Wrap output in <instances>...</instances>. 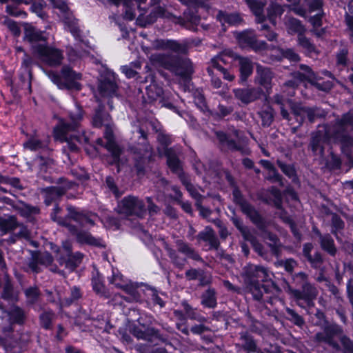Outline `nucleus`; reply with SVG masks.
<instances>
[{"instance_id": "nucleus-1", "label": "nucleus", "mask_w": 353, "mask_h": 353, "mask_svg": "<svg viewBox=\"0 0 353 353\" xmlns=\"http://www.w3.org/2000/svg\"><path fill=\"white\" fill-rule=\"evenodd\" d=\"M353 130V111L343 115L332 126H325L323 130H319L312 135L310 148L315 155L322 157L324 144L333 140L345 144L350 143L349 132Z\"/></svg>"}, {"instance_id": "nucleus-2", "label": "nucleus", "mask_w": 353, "mask_h": 353, "mask_svg": "<svg viewBox=\"0 0 353 353\" xmlns=\"http://www.w3.org/2000/svg\"><path fill=\"white\" fill-rule=\"evenodd\" d=\"M270 271L262 265L248 264L243 268V276L247 288L252 293L254 299L263 303L272 304L275 293L278 291L274 284L264 285L260 282H265L270 279Z\"/></svg>"}, {"instance_id": "nucleus-3", "label": "nucleus", "mask_w": 353, "mask_h": 353, "mask_svg": "<svg viewBox=\"0 0 353 353\" xmlns=\"http://www.w3.org/2000/svg\"><path fill=\"white\" fill-rule=\"evenodd\" d=\"M176 250L165 244V249L174 266L183 269L187 263V258L196 261H202L199 253L187 242L182 239L175 241Z\"/></svg>"}, {"instance_id": "nucleus-4", "label": "nucleus", "mask_w": 353, "mask_h": 353, "mask_svg": "<svg viewBox=\"0 0 353 353\" xmlns=\"http://www.w3.org/2000/svg\"><path fill=\"white\" fill-rule=\"evenodd\" d=\"M70 117L72 123L71 124L63 123L61 125V134L59 135L57 134V136L66 143L63 148L64 150H68L74 152L78 151L77 143H82L83 141H87V139L83 136L77 134H73L69 137L67 132L74 130L77 127L78 122L83 117L82 110L79 106H75L74 110L70 112Z\"/></svg>"}, {"instance_id": "nucleus-5", "label": "nucleus", "mask_w": 353, "mask_h": 353, "mask_svg": "<svg viewBox=\"0 0 353 353\" xmlns=\"http://www.w3.org/2000/svg\"><path fill=\"white\" fill-rule=\"evenodd\" d=\"M47 75L60 89H81L78 81L81 79V74L75 72L68 65L63 66L60 74L50 71Z\"/></svg>"}, {"instance_id": "nucleus-6", "label": "nucleus", "mask_w": 353, "mask_h": 353, "mask_svg": "<svg viewBox=\"0 0 353 353\" xmlns=\"http://www.w3.org/2000/svg\"><path fill=\"white\" fill-rule=\"evenodd\" d=\"M33 54L41 62L51 67L60 65L64 59L61 50L46 44L33 46Z\"/></svg>"}, {"instance_id": "nucleus-7", "label": "nucleus", "mask_w": 353, "mask_h": 353, "mask_svg": "<svg viewBox=\"0 0 353 353\" xmlns=\"http://www.w3.org/2000/svg\"><path fill=\"white\" fill-rule=\"evenodd\" d=\"M322 330L314 336L315 341L328 345L336 351L341 350V346L336 339L343 334L342 328L336 323L326 322L321 326Z\"/></svg>"}, {"instance_id": "nucleus-8", "label": "nucleus", "mask_w": 353, "mask_h": 353, "mask_svg": "<svg viewBox=\"0 0 353 353\" xmlns=\"http://www.w3.org/2000/svg\"><path fill=\"white\" fill-rule=\"evenodd\" d=\"M120 214L126 216H136L142 218L146 214L147 208L144 201L137 196L129 195L125 196L118 205Z\"/></svg>"}, {"instance_id": "nucleus-9", "label": "nucleus", "mask_w": 353, "mask_h": 353, "mask_svg": "<svg viewBox=\"0 0 353 353\" xmlns=\"http://www.w3.org/2000/svg\"><path fill=\"white\" fill-rule=\"evenodd\" d=\"M61 211V208L55 205L53 212L51 214V218L53 221L57 222L59 225H63L59 223V220H67L68 222L71 223V221H74L77 223L79 226H85L87 224L93 225L94 224V220L92 218V215L84 214L81 212L78 211L73 207L68 208V215L65 218H62L57 216V214Z\"/></svg>"}, {"instance_id": "nucleus-10", "label": "nucleus", "mask_w": 353, "mask_h": 353, "mask_svg": "<svg viewBox=\"0 0 353 353\" xmlns=\"http://www.w3.org/2000/svg\"><path fill=\"white\" fill-rule=\"evenodd\" d=\"M162 64L165 68L181 77H188L193 72L192 65L190 59L172 57L169 58L161 57Z\"/></svg>"}, {"instance_id": "nucleus-11", "label": "nucleus", "mask_w": 353, "mask_h": 353, "mask_svg": "<svg viewBox=\"0 0 353 353\" xmlns=\"http://www.w3.org/2000/svg\"><path fill=\"white\" fill-rule=\"evenodd\" d=\"M52 6L59 9L63 14V21L66 28L72 33L74 37H78L79 29L77 22L72 15L69 12L68 7L63 0H49Z\"/></svg>"}, {"instance_id": "nucleus-12", "label": "nucleus", "mask_w": 353, "mask_h": 353, "mask_svg": "<svg viewBox=\"0 0 353 353\" xmlns=\"http://www.w3.org/2000/svg\"><path fill=\"white\" fill-rule=\"evenodd\" d=\"M59 221L63 226L67 228L72 234L76 236L77 240L79 243L98 247L104 246L103 242L101 239L94 238L88 232L79 230L76 225L68 222L67 220H59Z\"/></svg>"}, {"instance_id": "nucleus-13", "label": "nucleus", "mask_w": 353, "mask_h": 353, "mask_svg": "<svg viewBox=\"0 0 353 353\" xmlns=\"http://www.w3.org/2000/svg\"><path fill=\"white\" fill-rule=\"evenodd\" d=\"M290 293L295 299L297 304L303 307L301 301H303L307 305H310L314 299H316L318 291L316 288L310 282L301 287V290L290 289Z\"/></svg>"}, {"instance_id": "nucleus-14", "label": "nucleus", "mask_w": 353, "mask_h": 353, "mask_svg": "<svg viewBox=\"0 0 353 353\" xmlns=\"http://www.w3.org/2000/svg\"><path fill=\"white\" fill-rule=\"evenodd\" d=\"M236 38L241 47H250L254 50H261L266 48V43L258 41L254 31L246 30L236 33Z\"/></svg>"}, {"instance_id": "nucleus-15", "label": "nucleus", "mask_w": 353, "mask_h": 353, "mask_svg": "<svg viewBox=\"0 0 353 353\" xmlns=\"http://www.w3.org/2000/svg\"><path fill=\"white\" fill-rule=\"evenodd\" d=\"M292 112L297 122L301 125L307 117L310 122L313 123L317 118L323 116V111L318 108H308L301 105H294Z\"/></svg>"}, {"instance_id": "nucleus-16", "label": "nucleus", "mask_w": 353, "mask_h": 353, "mask_svg": "<svg viewBox=\"0 0 353 353\" xmlns=\"http://www.w3.org/2000/svg\"><path fill=\"white\" fill-rule=\"evenodd\" d=\"M104 126L105 127L104 138L106 139V143L104 145V147L112 154V163H118L120 161V156L122 153V150L114 141L111 123Z\"/></svg>"}, {"instance_id": "nucleus-17", "label": "nucleus", "mask_w": 353, "mask_h": 353, "mask_svg": "<svg viewBox=\"0 0 353 353\" xmlns=\"http://www.w3.org/2000/svg\"><path fill=\"white\" fill-rule=\"evenodd\" d=\"M233 93L236 99L243 104H249L261 97L263 90L259 88H243L233 90Z\"/></svg>"}, {"instance_id": "nucleus-18", "label": "nucleus", "mask_w": 353, "mask_h": 353, "mask_svg": "<svg viewBox=\"0 0 353 353\" xmlns=\"http://www.w3.org/2000/svg\"><path fill=\"white\" fill-rule=\"evenodd\" d=\"M225 57H231L235 59L236 54L230 50H224L222 53L211 59V64L214 69H216L219 72L223 74L225 79L232 81L234 80V76L221 65V63H225L227 62Z\"/></svg>"}, {"instance_id": "nucleus-19", "label": "nucleus", "mask_w": 353, "mask_h": 353, "mask_svg": "<svg viewBox=\"0 0 353 353\" xmlns=\"http://www.w3.org/2000/svg\"><path fill=\"white\" fill-rule=\"evenodd\" d=\"M48 38V34L45 32L37 29L30 23H26L24 24V40L30 43L32 52L33 46L42 45L38 43L39 41H46Z\"/></svg>"}, {"instance_id": "nucleus-20", "label": "nucleus", "mask_w": 353, "mask_h": 353, "mask_svg": "<svg viewBox=\"0 0 353 353\" xmlns=\"http://www.w3.org/2000/svg\"><path fill=\"white\" fill-rule=\"evenodd\" d=\"M299 68L300 70L292 73L293 79L285 83L286 86L295 88L302 82L314 81V73L307 65L301 64L299 65Z\"/></svg>"}, {"instance_id": "nucleus-21", "label": "nucleus", "mask_w": 353, "mask_h": 353, "mask_svg": "<svg viewBox=\"0 0 353 353\" xmlns=\"http://www.w3.org/2000/svg\"><path fill=\"white\" fill-rule=\"evenodd\" d=\"M152 46L157 50H168L180 54H185L188 52V46L185 43H179L175 40L157 39L153 42Z\"/></svg>"}, {"instance_id": "nucleus-22", "label": "nucleus", "mask_w": 353, "mask_h": 353, "mask_svg": "<svg viewBox=\"0 0 353 353\" xmlns=\"http://www.w3.org/2000/svg\"><path fill=\"white\" fill-rule=\"evenodd\" d=\"M99 93L102 97H112L117 95V86L113 74H108L101 77L98 86Z\"/></svg>"}, {"instance_id": "nucleus-23", "label": "nucleus", "mask_w": 353, "mask_h": 353, "mask_svg": "<svg viewBox=\"0 0 353 353\" xmlns=\"http://www.w3.org/2000/svg\"><path fill=\"white\" fill-rule=\"evenodd\" d=\"M255 81L256 83L268 89L271 86V82L274 77L273 72L268 68L257 65L256 70Z\"/></svg>"}, {"instance_id": "nucleus-24", "label": "nucleus", "mask_w": 353, "mask_h": 353, "mask_svg": "<svg viewBox=\"0 0 353 353\" xmlns=\"http://www.w3.org/2000/svg\"><path fill=\"white\" fill-rule=\"evenodd\" d=\"M241 208L242 212L250 218L254 224L259 229L264 230L265 227V221L253 206L247 202H243L241 203Z\"/></svg>"}, {"instance_id": "nucleus-25", "label": "nucleus", "mask_w": 353, "mask_h": 353, "mask_svg": "<svg viewBox=\"0 0 353 353\" xmlns=\"http://www.w3.org/2000/svg\"><path fill=\"white\" fill-rule=\"evenodd\" d=\"M272 195L274 196V205L279 210L278 214L284 222L288 223L292 232L296 235V232L294 228V223L291 218L286 214V212L282 209V196L280 190L272 188L271 191Z\"/></svg>"}, {"instance_id": "nucleus-26", "label": "nucleus", "mask_w": 353, "mask_h": 353, "mask_svg": "<svg viewBox=\"0 0 353 353\" xmlns=\"http://www.w3.org/2000/svg\"><path fill=\"white\" fill-rule=\"evenodd\" d=\"M32 63V58L26 53L24 52L23 60H22V68L24 70L23 73L20 75V79L23 83V85L26 87V88L29 90V92H31V77L32 73L30 70V65Z\"/></svg>"}, {"instance_id": "nucleus-27", "label": "nucleus", "mask_w": 353, "mask_h": 353, "mask_svg": "<svg viewBox=\"0 0 353 353\" xmlns=\"http://www.w3.org/2000/svg\"><path fill=\"white\" fill-rule=\"evenodd\" d=\"M65 192V188L63 187H49L42 190L41 192L43 194L46 205H50L56 202Z\"/></svg>"}, {"instance_id": "nucleus-28", "label": "nucleus", "mask_w": 353, "mask_h": 353, "mask_svg": "<svg viewBox=\"0 0 353 353\" xmlns=\"http://www.w3.org/2000/svg\"><path fill=\"white\" fill-rule=\"evenodd\" d=\"M18 226H19V222H18L15 216H0V231L2 232V234L14 230Z\"/></svg>"}, {"instance_id": "nucleus-29", "label": "nucleus", "mask_w": 353, "mask_h": 353, "mask_svg": "<svg viewBox=\"0 0 353 353\" xmlns=\"http://www.w3.org/2000/svg\"><path fill=\"white\" fill-rule=\"evenodd\" d=\"M115 277L111 280V283L114 284L117 288L122 289L125 292L130 296L129 298H125V300L128 302H131L134 300H137L139 298L137 292V287L132 283H121L116 282Z\"/></svg>"}, {"instance_id": "nucleus-30", "label": "nucleus", "mask_w": 353, "mask_h": 353, "mask_svg": "<svg viewBox=\"0 0 353 353\" xmlns=\"http://www.w3.org/2000/svg\"><path fill=\"white\" fill-rule=\"evenodd\" d=\"M181 305L187 319L196 321L199 323L207 322V318L203 316L197 308L193 307L187 301H182Z\"/></svg>"}, {"instance_id": "nucleus-31", "label": "nucleus", "mask_w": 353, "mask_h": 353, "mask_svg": "<svg viewBox=\"0 0 353 353\" xmlns=\"http://www.w3.org/2000/svg\"><path fill=\"white\" fill-rule=\"evenodd\" d=\"M165 155L167 157V163L171 170L179 174L181 171V163L172 148H165Z\"/></svg>"}, {"instance_id": "nucleus-32", "label": "nucleus", "mask_w": 353, "mask_h": 353, "mask_svg": "<svg viewBox=\"0 0 353 353\" xmlns=\"http://www.w3.org/2000/svg\"><path fill=\"white\" fill-rule=\"evenodd\" d=\"M235 59L239 61L241 78L242 81H245L247 78L252 73V62L248 57H240L238 55H236Z\"/></svg>"}, {"instance_id": "nucleus-33", "label": "nucleus", "mask_w": 353, "mask_h": 353, "mask_svg": "<svg viewBox=\"0 0 353 353\" xmlns=\"http://www.w3.org/2000/svg\"><path fill=\"white\" fill-rule=\"evenodd\" d=\"M315 232L319 235L321 246L323 250L328 252L330 255L334 256L336 254V249L334 246V240L330 234L322 235L321 232L314 229Z\"/></svg>"}, {"instance_id": "nucleus-34", "label": "nucleus", "mask_w": 353, "mask_h": 353, "mask_svg": "<svg viewBox=\"0 0 353 353\" xmlns=\"http://www.w3.org/2000/svg\"><path fill=\"white\" fill-rule=\"evenodd\" d=\"M285 26L290 34L298 33L299 35L304 32V27L300 21L289 15L284 17Z\"/></svg>"}, {"instance_id": "nucleus-35", "label": "nucleus", "mask_w": 353, "mask_h": 353, "mask_svg": "<svg viewBox=\"0 0 353 353\" xmlns=\"http://www.w3.org/2000/svg\"><path fill=\"white\" fill-rule=\"evenodd\" d=\"M152 157V150L150 145H145L143 153L141 156L136 157V168L138 174L144 173V165L148 163Z\"/></svg>"}, {"instance_id": "nucleus-36", "label": "nucleus", "mask_w": 353, "mask_h": 353, "mask_svg": "<svg viewBox=\"0 0 353 353\" xmlns=\"http://www.w3.org/2000/svg\"><path fill=\"white\" fill-rule=\"evenodd\" d=\"M110 123L111 118L110 114L104 112L103 108L99 106L92 118V125L96 128H101Z\"/></svg>"}, {"instance_id": "nucleus-37", "label": "nucleus", "mask_w": 353, "mask_h": 353, "mask_svg": "<svg viewBox=\"0 0 353 353\" xmlns=\"http://www.w3.org/2000/svg\"><path fill=\"white\" fill-rule=\"evenodd\" d=\"M248 6L256 17L257 23H263L265 17L263 14L264 4L256 0H245Z\"/></svg>"}, {"instance_id": "nucleus-38", "label": "nucleus", "mask_w": 353, "mask_h": 353, "mask_svg": "<svg viewBox=\"0 0 353 353\" xmlns=\"http://www.w3.org/2000/svg\"><path fill=\"white\" fill-rule=\"evenodd\" d=\"M201 304L208 308H214L216 306V291L213 288H208L201 295Z\"/></svg>"}, {"instance_id": "nucleus-39", "label": "nucleus", "mask_w": 353, "mask_h": 353, "mask_svg": "<svg viewBox=\"0 0 353 353\" xmlns=\"http://www.w3.org/2000/svg\"><path fill=\"white\" fill-rule=\"evenodd\" d=\"M217 17L221 23H227L231 26H238L243 22L242 17L237 13L228 14L220 12Z\"/></svg>"}, {"instance_id": "nucleus-40", "label": "nucleus", "mask_w": 353, "mask_h": 353, "mask_svg": "<svg viewBox=\"0 0 353 353\" xmlns=\"http://www.w3.org/2000/svg\"><path fill=\"white\" fill-rule=\"evenodd\" d=\"M267 12L269 20L273 25H275V19L276 17H281L283 14L284 12V6L276 3L272 2L268 6Z\"/></svg>"}, {"instance_id": "nucleus-41", "label": "nucleus", "mask_w": 353, "mask_h": 353, "mask_svg": "<svg viewBox=\"0 0 353 353\" xmlns=\"http://www.w3.org/2000/svg\"><path fill=\"white\" fill-rule=\"evenodd\" d=\"M7 315L11 324H22L26 318L24 311L19 307H12L8 312Z\"/></svg>"}, {"instance_id": "nucleus-42", "label": "nucleus", "mask_w": 353, "mask_h": 353, "mask_svg": "<svg viewBox=\"0 0 353 353\" xmlns=\"http://www.w3.org/2000/svg\"><path fill=\"white\" fill-rule=\"evenodd\" d=\"M23 146L30 150L37 151L46 148L47 143L35 138H31L23 143Z\"/></svg>"}, {"instance_id": "nucleus-43", "label": "nucleus", "mask_w": 353, "mask_h": 353, "mask_svg": "<svg viewBox=\"0 0 353 353\" xmlns=\"http://www.w3.org/2000/svg\"><path fill=\"white\" fill-rule=\"evenodd\" d=\"M243 348L249 352H255L256 345L254 340L246 333H242L240 336Z\"/></svg>"}, {"instance_id": "nucleus-44", "label": "nucleus", "mask_w": 353, "mask_h": 353, "mask_svg": "<svg viewBox=\"0 0 353 353\" xmlns=\"http://www.w3.org/2000/svg\"><path fill=\"white\" fill-rule=\"evenodd\" d=\"M146 94L150 99L156 100L163 94V89L152 83L146 87Z\"/></svg>"}, {"instance_id": "nucleus-45", "label": "nucleus", "mask_w": 353, "mask_h": 353, "mask_svg": "<svg viewBox=\"0 0 353 353\" xmlns=\"http://www.w3.org/2000/svg\"><path fill=\"white\" fill-rule=\"evenodd\" d=\"M154 339H159L160 341H163L164 339L160 334V332L158 330L148 327L144 330V339L145 341L152 342Z\"/></svg>"}, {"instance_id": "nucleus-46", "label": "nucleus", "mask_w": 353, "mask_h": 353, "mask_svg": "<svg viewBox=\"0 0 353 353\" xmlns=\"http://www.w3.org/2000/svg\"><path fill=\"white\" fill-rule=\"evenodd\" d=\"M232 221L236 228L241 232L244 239H250L251 233L249 230L243 225L242 221L237 217H233Z\"/></svg>"}, {"instance_id": "nucleus-47", "label": "nucleus", "mask_w": 353, "mask_h": 353, "mask_svg": "<svg viewBox=\"0 0 353 353\" xmlns=\"http://www.w3.org/2000/svg\"><path fill=\"white\" fill-rule=\"evenodd\" d=\"M311 84L314 85L316 88H317L320 90L327 91L330 90L332 88V83L330 81H324L322 79H317L316 75L314 74V79L313 81H307Z\"/></svg>"}, {"instance_id": "nucleus-48", "label": "nucleus", "mask_w": 353, "mask_h": 353, "mask_svg": "<svg viewBox=\"0 0 353 353\" xmlns=\"http://www.w3.org/2000/svg\"><path fill=\"white\" fill-rule=\"evenodd\" d=\"M339 339L342 345L341 350H343V353H353V342L342 334Z\"/></svg>"}, {"instance_id": "nucleus-49", "label": "nucleus", "mask_w": 353, "mask_h": 353, "mask_svg": "<svg viewBox=\"0 0 353 353\" xmlns=\"http://www.w3.org/2000/svg\"><path fill=\"white\" fill-rule=\"evenodd\" d=\"M299 44L305 49L307 53H312L315 51V48L310 40L304 37L302 34L299 35L298 37Z\"/></svg>"}, {"instance_id": "nucleus-50", "label": "nucleus", "mask_w": 353, "mask_h": 353, "mask_svg": "<svg viewBox=\"0 0 353 353\" xmlns=\"http://www.w3.org/2000/svg\"><path fill=\"white\" fill-rule=\"evenodd\" d=\"M92 286L94 290L99 294L108 297L105 287L99 277H94L92 279Z\"/></svg>"}, {"instance_id": "nucleus-51", "label": "nucleus", "mask_w": 353, "mask_h": 353, "mask_svg": "<svg viewBox=\"0 0 353 353\" xmlns=\"http://www.w3.org/2000/svg\"><path fill=\"white\" fill-rule=\"evenodd\" d=\"M286 312L290 316L288 318L289 320L294 323L295 325L301 327L304 324L303 319L294 310L290 308H286Z\"/></svg>"}, {"instance_id": "nucleus-52", "label": "nucleus", "mask_w": 353, "mask_h": 353, "mask_svg": "<svg viewBox=\"0 0 353 353\" xmlns=\"http://www.w3.org/2000/svg\"><path fill=\"white\" fill-rule=\"evenodd\" d=\"M54 314L52 312H44L40 315V321L42 327L49 329L51 325Z\"/></svg>"}, {"instance_id": "nucleus-53", "label": "nucleus", "mask_w": 353, "mask_h": 353, "mask_svg": "<svg viewBox=\"0 0 353 353\" xmlns=\"http://www.w3.org/2000/svg\"><path fill=\"white\" fill-rule=\"evenodd\" d=\"M6 11L8 14L14 17L26 18L27 17V13L19 9L17 6L8 5L6 8Z\"/></svg>"}, {"instance_id": "nucleus-54", "label": "nucleus", "mask_w": 353, "mask_h": 353, "mask_svg": "<svg viewBox=\"0 0 353 353\" xmlns=\"http://www.w3.org/2000/svg\"><path fill=\"white\" fill-rule=\"evenodd\" d=\"M0 183L9 184L19 190H22L23 188V185L21 184L19 179L17 177L10 178L2 175V179H0Z\"/></svg>"}, {"instance_id": "nucleus-55", "label": "nucleus", "mask_w": 353, "mask_h": 353, "mask_svg": "<svg viewBox=\"0 0 353 353\" xmlns=\"http://www.w3.org/2000/svg\"><path fill=\"white\" fill-rule=\"evenodd\" d=\"M37 260H39L40 265L44 266H49L53 262V258L48 252L39 253L36 254Z\"/></svg>"}, {"instance_id": "nucleus-56", "label": "nucleus", "mask_w": 353, "mask_h": 353, "mask_svg": "<svg viewBox=\"0 0 353 353\" xmlns=\"http://www.w3.org/2000/svg\"><path fill=\"white\" fill-rule=\"evenodd\" d=\"M25 294L31 303H34L39 296V292L37 288L30 287L25 290Z\"/></svg>"}, {"instance_id": "nucleus-57", "label": "nucleus", "mask_w": 353, "mask_h": 353, "mask_svg": "<svg viewBox=\"0 0 353 353\" xmlns=\"http://www.w3.org/2000/svg\"><path fill=\"white\" fill-rule=\"evenodd\" d=\"M183 183L185 185L187 190L190 193L191 196L196 199V203L201 202L203 196L194 189L193 185L185 179L183 180Z\"/></svg>"}, {"instance_id": "nucleus-58", "label": "nucleus", "mask_w": 353, "mask_h": 353, "mask_svg": "<svg viewBox=\"0 0 353 353\" xmlns=\"http://www.w3.org/2000/svg\"><path fill=\"white\" fill-rule=\"evenodd\" d=\"M293 281L297 285L303 286L308 283V276L303 272H300L293 276Z\"/></svg>"}, {"instance_id": "nucleus-59", "label": "nucleus", "mask_w": 353, "mask_h": 353, "mask_svg": "<svg viewBox=\"0 0 353 353\" xmlns=\"http://www.w3.org/2000/svg\"><path fill=\"white\" fill-rule=\"evenodd\" d=\"M305 2L311 12L321 10L323 5V0H305Z\"/></svg>"}, {"instance_id": "nucleus-60", "label": "nucleus", "mask_w": 353, "mask_h": 353, "mask_svg": "<svg viewBox=\"0 0 353 353\" xmlns=\"http://www.w3.org/2000/svg\"><path fill=\"white\" fill-rule=\"evenodd\" d=\"M280 264L289 273H292L298 265L297 262L293 259L281 261Z\"/></svg>"}, {"instance_id": "nucleus-61", "label": "nucleus", "mask_w": 353, "mask_h": 353, "mask_svg": "<svg viewBox=\"0 0 353 353\" xmlns=\"http://www.w3.org/2000/svg\"><path fill=\"white\" fill-rule=\"evenodd\" d=\"M332 233L336 235V232L343 229L344 227V222L340 217L336 215H334L332 219Z\"/></svg>"}, {"instance_id": "nucleus-62", "label": "nucleus", "mask_w": 353, "mask_h": 353, "mask_svg": "<svg viewBox=\"0 0 353 353\" xmlns=\"http://www.w3.org/2000/svg\"><path fill=\"white\" fill-rule=\"evenodd\" d=\"M214 232L210 227H206L202 232H201L197 237L199 239L203 241H208L212 236H214Z\"/></svg>"}, {"instance_id": "nucleus-63", "label": "nucleus", "mask_w": 353, "mask_h": 353, "mask_svg": "<svg viewBox=\"0 0 353 353\" xmlns=\"http://www.w3.org/2000/svg\"><path fill=\"white\" fill-rule=\"evenodd\" d=\"M39 213V209L37 207L26 205L21 210V214L22 216L28 217L32 214Z\"/></svg>"}, {"instance_id": "nucleus-64", "label": "nucleus", "mask_w": 353, "mask_h": 353, "mask_svg": "<svg viewBox=\"0 0 353 353\" xmlns=\"http://www.w3.org/2000/svg\"><path fill=\"white\" fill-rule=\"evenodd\" d=\"M277 165L287 176L291 177L294 175V170L291 165H287L279 160L277 161Z\"/></svg>"}]
</instances>
